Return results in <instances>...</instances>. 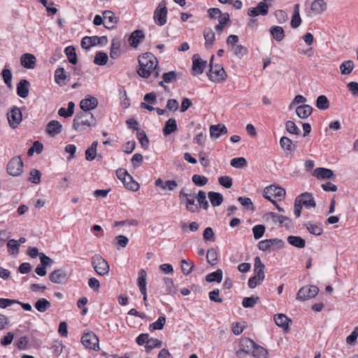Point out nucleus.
I'll return each instance as SVG.
<instances>
[{"label": "nucleus", "instance_id": "nucleus-32", "mask_svg": "<svg viewBox=\"0 0 358 358\" xmlns=\"http://www.w3.org/2000/svg\"><path fill=\"white\" fill-rule=\"evenodd\" d=\"M299 12L300 6L299 3H296L294 5L293 15L291 20V26L294 29L299 27L301 23Z\"/></svg>", "mask_w": 358, "mask_h": 358}, {"label": "nucleus", "instance_id": "nucleus-63", "mask_svg": "<svg viewBox=\"0 0 358 358\" xmlns=\"http://www.w3.org/2000/svg\"><path fill=\"white\" fill-rule=\"evenodd\" d=\"M251 353L255 357L264 358L266 355V350L264 348L258 346L255 344V347H254Z\"/></svg>", "mask_w": 358, "mask_h": 358}, {"label": "nucleus", "instance_id": "nucleus-11", "mask_svg": "<svg viewBox=\"0 0 358 358\" xmlns=\"http://www.w3.org/2000/svg\"><path fill=\"white\" fill-rule=\"evenodd\" d=\"M319 289L316 286H305L301 287L296 295V299L306 301L314 298L318 294Z\"/></svg>", "mask_w": 358, "mask_h": 358}, {"label": "nucleus", "instance_id": "nucleus-62", "mask_svg": "<svg viewBox=\"0 0 358 358\" xmlns=\"http://www.w3.org/2000/svg\"><path fill=\"white\" fill-rule=\"evenodd\" d=\"M258 297H245L243 299L242 305L244 308H252L257 303Z\"/></svg>", "mask_w": 358, "mask_h": 358}, {"label": "nucleus", "instance_id": "nucleus-57", "mask_svg": "<svg viewBox=\"0 0 358 358\" xmlns=\"http://www.w3.org/2000/svg\"><path fill=\"white\" fill-rule=\"evenodd\" d=\"M265 229V227L262 224L255 225L252 228V232L255 239L258 240L261 238L264 234Z\"/></svg>", "mask_w": 358, "mask_h": 358}, {"label": "nucleus", "instance_id": "nucleus-23", "mask_svg": "<svg viewBox=\"0 0 358 358\" xmlns=\"http://www.w3.org/2000/svg\"><path fill=\"white\" fill-rule=\"evenodd\" d=\"M314 176L320 180L331 179L335 178L332 170L326 168H317L314 171Z\"/></svg>", "mask_w": 358, "mask_h": 358}, {"label": "nucleus", "instance_id": "nucleus-54", "mask_svg": "<svg viewBox=\"0 0 358 358\" xmlns=\"http://www.w3.org/2000/svg\"><path fill=\"white\" fill-rule=\"evenodd\" d=\"M280 146L287 150L292 151L294 150L293 142L287 137L282 136L280 140Z\"/></svg>", "mask_w": 358, "mask_h": 358}, {"label": "nucleus", "instance_id": "nucleus-37", "mask_svg": "<svg viewBox=\"0 0 358 358\" xmlns=\"http://www.w3.org/2000/svg\"><path fill=\"white\" fill-rule=\"evenodd\" d=\"M66 79L64 68H57L55 71V81L60 86L64 85V80Z\"/></svg>", "mask_w": 358, "mask_h": 358}, {"label": "nucleus", "instance_id": "nucleus-33", "mask_svg": "<svg viewBox=\"0 0 358 358\" xmlns=\"http://www.w3.org/2000/svg\"><path fill=\"white\" fill-rule=\"evenodd\" d=\"M306 229L308 231L315 236H320L323 232V228L321 224L314 223L311 222H308L306 224Z\"/></svg>", "mask_w": 358, "mask_h": 358}, {"label": "nucleus", "instance_id": "nucleus-30", "mask_svg": "<svg viewBox=\"0 0 358 358\" xmlns=\"http://www.w3.org/2000/svg\"><path fill=\"white\" fill-rule=\"evenodd\" d=\"M313 108L310 106L303 104L296 108V113L301 119L308 118L312 113Z\"/></svg>", "mask_w": 358, "mask_h": 358}, {"label": "nucleus", "instance_id": "nucleus-44", "mask_svg": "<svg viewBox=\"0 0 358 358\" xmlns=\"http://www.w3.org/2000/svg\"><path fill=\"white\" fill-rule=\"evenodd\" d=\"M206 280L209 282L215 281L221 282L222 280V271L221 269H217L216 271L208 274L206 277Z\"/></svg>", "mask_w": 358, "mask_h": 358}, {"label": "nucleus", "instance_id": "nucleus-2", "mask_svg": "<svg viewBox=\"0 0 358 358\" xmlns=\"http://www.w3.org/2000/svg\"><path fill=\"white\" fill-rule=\"evenodd\" d=\"M96 119L92 113L88 111H80L78 113L73 120L72 127L76 131H81L86 127L94 126Z\"/></svg>", "mask_w": 358, "mask_h": 358}, {"label": "nucleus", "instance_id": "nucleus-41", "mask_svg": "<svg viewBox=\"0 0 358 358\" xmlns=\"http://www.w3.org/2000/svg\"><path fill=\"white\" fill-rule=\"evenodd\" d=\"M274 320L276 325L284 329L288 328L289 322L290 321L289 318L284 314H278L275 315Z\"/></svg>", "mask_w": 358, "mask_h": 358}, {"label": "nucleus", "instance_id": "nucleus-25", "mask_svg": "<svg viewBox=\"0 0 358 358\" xmlns=\"http://www.w3.org/2000/svg\"><path fill=\"white\" fill-rule=\"evenodd\" d=\"M144 38L145 35L142 30H136L129 36V43L131 47L136 48Z\"/></svg>", "mask_w": 358, "mask_h": 358}, {"label": "nucleus", "instance_id": "nucleus-40", "mask_svg": "<svg viewBox=\"0 0 358 358\" xmlns=\"http://www.w3.org/2000/svg\"><path fill=\"white\" fill-rule=\"evenodd\" d=\"M208 198L213 206H220L223 201V196L220 193L215 192H208Z\"/></svg>", "mask_w": 358, "mask_h": 358}, {"label": "nucleus", "instance_id": "nucleus-9", "mask_svg": "<svg viewBox=\"0 0 358 358\" xmlns=\"http://www.w3.org/2000/svg\"><path fill=\"white\" fill-rule=\"evenodd\" d=\"M263 218L267 222L278 223L281 227H289L290 224V220L287 217L273 212L266 213Z\"/></svg>", "mask_w": 358, "mask_h": 358}, {"label": "nucleus", "instance_id": "nucleus-43", "mask_svg": "<svg viewBox=\"0 0 358 358\" xmlns=\"http://www.w3.org/2000/svg\"><path fill=\"white\" fill-rule=\"evenodd\" d=\"M124 185L129 189L136 191L139 188V185L138 182L134 181L132 177L128 173L125 177V180L122 181Z\"/></svg>", "mask_w": 358, "mask_h": 358}, {"label": "nucleus", "instance_id": "nucleus-22", "mask_svg": "<svg viewBox=\"0 0 358 358\" xmlns=\"http://www.w3.org/2000/svg\"><path fill=\"white\" fill-rule=\"evenodd\" d=\"M103 17L106 20V24H104L106 29H112L114 24L118 22V17H116L113 12L109 10H104L102 13Z\"/></svg>", "mask_w": 358, "mask_h": 358}, {"label": "nucleus", "instance_id": "nucleus-14", "mask_svg": "<svg viewBox=\"0 0 358 358\" xmlns=\"http://www.w3.org/2000/svg\"><path fill=\"white\" fill-rule=\"evenodd\" d=\"M239 347L240 349L236 352V355L241 357L243 354L251 353L252 349L255 347V343L248 338H243L240 341Z\"/></svg>", "mask_w": 358, "mask_h": 358}, {"label": "nucleus", "instance_id": "nucleus-60", "mask_svg": "<svg viewBox=\"0 0 358 358\" xmlns=\"http://www.w3.org/2000/svg\"><path fill=\"white\" fill-rule=\"evenodd\" d=\"M194 264L186 259L181 261V269L185 275H189L193 270Z\"/></svg>", "mask_w": 358, "mask_h": 358}, {"label": "nucleus", "instance_id": "nucleus-45", "mask_svg": "<svg viewBox=\"0 0 358 358\" xmlns=\"http://www.w3.org/2000/svg\"><path fill=\"white\" fill-rule=\"evenodd\" d=\"M329 101L326 96L320 95L317 98L316 106L320 110H327L329 108Z\"/></svg>", "mask_w": 358, "mask_h": 358}, {"label": "nucleus", "instance_id": "nucleus-13", "mask_svg": "<svg viewBox=\"0 0 358 358\" xmlns=\"http://www.w3.org/2000/svg\"><path fill=\"white\" fill-rule=\"evenodd\" d=\"M167 12L168 10L165 3L163 2L160 3L154 12L153 18L155 22L160 26L165 24L166 22Z\"/></svg>", "mask_w": 358, "mask_h": 358}, {"label": "nucleus", "instance_id": "nucleus-35", "mask_svg": "<svg viewBox=\"0 0 358 358\" xmlns=\"http://www.w3.org/2000/svg\"><path fill=\"white\" fill-rule=\"evenodd\" d=\"M177 129L176 120L173 118H170L165 123V126L163 129V133L165 136H168L171 133L174 132Z\"/></svg>", "mask_w": 358, "mask_h": 358}, {"label": "nucleus", "instance_id": "nucleus-48", "mask_svg": "<svg viewBox=\"0 0 358 358\" xmlns=\"http://www.w3.org/2000/svg\"><path fill=\"white\" fill-rule=\"evenodd\" d=\"M64 52L69 62L76 64L78 60L75 49L72 46H68L65 48Z\"/></svg>", "mask_w": 358, "mask_h": 358}, {"label": "nucleus", "instance_id": "nucleus-27", "mask_svg": "<svg viewBox=\"0 0 358 358\" xmlns=\"http://www.w3.org/2000/svg\"><path fill=\"white\" fill-rule=\"evenodd\" d=\"M227 133V129L224 124H216L210 127V134L211 138H217L222 134Z\"/></svg>", "mask_w": 358, "mask_h": 358}, {"label": "nucleus", "instance_id": "nucleus-50", "mask_svg": "<svg viewBox=\"0 0 358 358\" xmlns=\"http://www.w3.org/2000/svg\"><path fill=\"white\" fill-rule=\"evenodd\" d=\"M166 322L164 316L159 317L157 321L150 324L149 329L150 331L162 329Z\"/></svg>", "mask_w": 358, "mask_h": 358}, {"label": "nucleus", "instance_id": "nucleus-42", "mask_svg": "<svg viewBox=\"0 0 358 358\" xmlns=\"http://www.w3.org/2000/svg\"><path fill=\"white\" fill-rule=\"evenodd\" d=\"M97 36H85L81 41V46L84 49H89L97 45Z\"/></svg>", "mask_w": 358, "mask_h": 358}, {"label": "nucleus", "instance_id": "nucleus-38", "mask_svg": "<svg viewBox=\"0 0 358 358\" xmlns=\"http://www.w3.org/2000/svg\"><path fill=\"white\" fill-rule=\"evenodd\" d=\"M271 36L277 41H281L285 37V32L282 27L280 26L272 27L270 29Z\"/></svg>", "mask_w": 358, "mask_h": 358}, {"label": "nucleus", "instance_id": "nucleus-55", "mask_svg": "<svg viewBox=\"0 0 358 358\" xmlns=\"http://www.w3.org/2000/svg\"><path fill=\"white\" fill-rule=\"evenodd\" d=\"M230 164L231 166L241 169L247 165V161L244 157H236L231 160Z\"/></svg>", "mask_w": 358, "mask_h": 358}, {"label": "nucleus", "instance_id": "nucleus-53", "mask_svg": "<svg viewBox=\"0 0 358 358\" xmlns=\"http://www.w3.org/2000/svg\"><path fill=\"white\" fill-rule=\"evenodd\" d=\"M285 128L286 130L292 134H296L299 135L300 134V129L296 125V124L291 120H288L285 122Z\"/></svg>", "mask_w": 358, "mask_h": 358}, {"label": "nucleus", "instance_id": "nucleus-10", "mask_svg": "<svg viewBox=\"0 0 358 358\" xmlns=\"http://www.w3.org/2000/svg\"><path fill=\"white\" fill-rule=\"evenodd\" d=\"M81 342L86 348L94 350L99 349L98 337L92 331L85 334L81 338Z\"/></svg>", "mask_w": 358, "mask_h": 358}, {"label": "nucleus", "instance_id": "nucleus-56", "mask_svg": "<svg viewBox=\"0 0 358 358\" xmlns=\"http://www.w3.org/2000/svg\"><path fill=\"white\" fill-rule=\"evenodd\" d=\"M192 182L196 185V186H204L207 184L208 180L206 176L194 174L192 178Z\"/></svg>", "mask_w": 358, "mask_h": 358}, {"label": "nucleus", "instance_id": "nucleus-46", "mask_svg": "<svg viewBox=\"0 0 358 358\" xmlns=\"http://www.w3.org/2000/svg\"><path fill=\"white\" fill-rule=\"evenodd\" d=\"M138 285L141 292H144L146 289V273L144 270H141L138 273Z\"/></svg>", "mask_w": 358, "mask_h": 358}, {"label": "nucleus", "instance_id": "nucleus-15", "mask_svg": "<svg viewBox=\"0 0 358 358\" xmlns=\"http://www.w3.org/2000/svg\"><path fill=\"white\" fill-rule=\"evenodd\" d=\"M8 120L12 128H16L22 122V113L19 108L14 107L7 114Z\"/></svg>", "mask_w": 358, "mask_h": 358}, {"label": "nucleus", "instance_id": "nucleus-49", "mask_svg": "<svg viewBox=\"0 0 358 358\" xmlns=\"http://www.w3.org/2000/svg\"><path fill=\"white\" fill-rule=\"evenodd\" d=\"M196 199L200 207H203L205 210L208 208V202L206 199V194L205 192L199 190L196 196Z\"/></svg>", "mask_w": 358, "mask_h": 358}, {"label": "nucleus", "instance_id": "nucleus-6", "mask_svg": "<svg viewBox=\"0 0 358 358\" xmlns=\"http://www.w3.org/2000/svg\"><path fill=\"white\" fill-rule=\"evenodd\" d=\"M92 265L96 273L100 275H105L109 272V265L108 262L99 255H96L92 257Z\"/></svg>", "mask_w": 358, "mask_h": 358}, {"label": "nucleus", "instance_id": "nucleus-24", "mask_svg": "<svg viewBox=\"0 0 358 358\" xmlns=\"http://www.w3.org/2000/svg\"><path fill=\"white\" fill-rule=\"evenodd\" d=\"M20 62L24 68L32 69L35 67L36 59L33 55L25 53L22 55Z\"/></svg>", "mask_w": 358, "mask_h": 358}, {"label": "nucleus", "instance_id": "nucleus-1", "mask_svg": "<svg viewBox=\"0 0 358 358\" xmlns=\"http://www.w3.org/2000/svg\"><path fill=\"white\" fill-rule=\"evenodd\" d=\"M138 63L140 68L137 72L141 77L147 78L152 73H155L156 77L159 75V71L157 70V59L152 53L147 52L140 56L138 57Z\"/></svg>", "mask_w": 358, "mask_h": 358}, {"label": "nucleus", "instance_id": "nucleus-8", "mask_svg": "<svg viewBox=\"0 0 358 358\" xmlns=\"http://www.w3.org/2000/svg\"><path fill=\"white\" fill-rule=\"evenodd\" d=\"M196 194L195 191L188 193L185 188H182L179 193V198L180 199H185L186 208L192 213H194L199 209V206L194 203Z\"/></svg>", "mask_w": 358, "mask_h": 358}, {"label": "nucleus", "instance_id": "nucleus-64", "mask_svg": "<svg viewBox=\"0 0 358 358\" xmlns=\"http://www.w3.org/2000/svg\"><path fill=\"white\" fill-rule=\"evenodd\" d=\"M162 345V342L157 338L149 339L148 344L146 345L145 348L148 352L150 351L153 348H160Z\"/></svg>", "mask_w": 358, "mask_h": 358}, {"label": "nucleus", "instance_id": "nucleus-51", "mask_svg": "<svg viewBox=\"0 0 358 358\" xmlns=\"http://www.w3.org/2000/svg\"><path fill=\"white\" fill-rule=\"evenodd\" d=\"M128 243V238L123 235H119L116 236L114 241V245L115 247H117V249L120 248H125Z\"/></svg>", "mask_w": 358, "mask_h": 358}, {"label": "nucleus", "instance_id": "nucleus-29", "mask_svg": "<svg viewBox=\"0 0 358 358\" xmlns=\"http://www.w3.org/2000/svg\"><path fill=\"white\" fill-rule=\"evenodd\" d=\"M121 41L119 38H113L112 40L110 56L113 59H117L121 55Z\"/></svg>", "mask_w": 358, "mask_h": 358}, {"label": "nucleus", "instance_id": "nucleus-16", "mask_svg": "<svg viewBox=\"0 0 358 358\" xmlns=\"http://www.w3.org/2000/svg\"><path fill=\"white\" fill-rule=\"evenodd\" d=\"M207 62L203 61L199 55L195 54L192 57V73L194 76L200 75L203 72Z\"/></svg>", "mask_w": 358, "mask_h": 358}, {"label": "nucleus", "instance_id": "nucleus-34", "mask_svg": "<svg viewBox=\"0 0 358 358\" xmlns=\"http://www.w3.org/2000/svg\"><path fill=\"white\" fill-rule=\"evenodd\" d=\"M287 242L298 248H303L306 246V241L300 236H289L287 237Z\"/></svg>", "mask_w": 358, "mask_h": 358}, {"label": "nucleus", "instance_id": "nucleus-31", "mask_svg": "<svg viewBox=\"0 0 358 358\" xmlns=\"http://www.w3.org/2000/svg\"><path fill=\"white\" fill-rule=\"evenodd\" d=\"M311 10L315 14H321L327 10V3L324 0H314L311 4Z\"/></svg>", "mask_w": 358, "mask_h": 358}, {"label": "nucleus", "instance_id": "nucleus-52", "mask_svg": "<svg viewBox=\"0 0 358 358\" xmlns=\"http://www.w3.org/2000/svg\"><path fill=\"white\" fill-rule=\"evenodd\" d=\"M206 259L208 262L211 265H215L217 261V253L214 248L208 250L206 254Z\"/></svg>", "mask_w": 358, "mask_h": 358}, {"label": "nucleus", "instance_id": "nucleus-17", "mask_svg": "<svg viewBox=\"0 0 358 358\" xmlns=\"http://www.w3.org/2000/svg\"><path fill=\"white\" fill-rule=\"evenodd\" d=\"M296 200H299L300 203L307 209L315 208L316 206L313 194L308 192H304L299 195Z\"/></svg>", "mask_w": 358, "mask_h": 358}, {"label": "nucleus", "instance_id": "nucleus-61", "mask_svg": "<svg viewBox=\"0 0 358 358\" xmlns=\"http://www.w3.org/2000/svg\"><path fill=\"white\" fill-rule=\"evenodd\" d=\"M137 138L143 147H147L149 143L148 138L146 136L145 132L143 130H138Z\"/></svg>", "mask_w": 358, "mask_h": 358}, {"label": "nucleus", "instance_id": "nucleus-21", "mask_svg": "<svg viewBox=\"0 0 358 358\" xmlns=\"http://www.w3.org/2000/svg\"><path fill=\"white\" fill-rule=\"evenodd\" d=\"M98 105V101L95 97L90 96L81 100L80 107L83 111H88L95 108Z\"/></svg>", "mask_w": 358, "mask_h": 358}, {"label": "nucleus", "instance_id": "nucleus-58", "mask_svg": "<svg viewBox=\"0 0 358 358\" xmlns=\"http://www.w3.org/2000/svg\"><path fill=\"white\" fill-rule=\"evenodd\" d=\"M19 247H20V245H19L17 241H16L15 239H10L7 243V248H8L9 252L12 255H16L18 253Z\"/></svg>", "mask_w": 358, "mask_h": 358}, {"label": "nucleus", "instance_id": "nucleus-47", "mask_svg": "<svg viewBox=\"0 0 358 358\" xmlns=\"http://www.w3.org/2000/svg\"><path fill=\"white\" fill-rule=\"evenodd\" d=\"M108 55L103 52H99L96 54L94 59V62L95 64L99 66L105 65L108 62Z\"/></svg>", "mask_w": 358, "mask_h": 358}, {"label": "nucleus", "instance_id": "nucleus-39", "mask_svg": "<svg viewBox=\"0 0 358 358\" xmlns=\"http://www.w3.org/2000/svg\"><path fill=\"white\" fill-rule=\"evenodd\" d=\"M339 69L341 74L350 75L354 69V63L352 60L345 61L341 64Z\"/></svg>", "mask_w": 358, "mask_h": 358}, {"label": "nucleus", "instance_id": "nucleus-28", "mask_svg": "<svg viewBox=\"0 0 358 358\" xmlns=\"http://www.w3.org/2000/svg\"><path fill=\"white\" fill-rule=\"evenodd\" d=\"M29 83L27 80H21L17 85V94L22 98H25L29 94Z\"/></svg>", "mask_w": 358, "mask_h": 358}, {"label": "nucleus", "instance_id": "nucleus-36", "mask_svg": "<svg viewBox=\"0 0 358 358\" xmlns=\"http://www.w3.org/2000/svg\"><path fill=\"white\" fill-rule=\"evenodd\" d=\"M34 306L38 312L44 313L50 308L51 303L47 299L41 298L36 301Z\"/></svg>", "mask_w": 358, "mask_h": 358}, {"label": "nucleus", "instance_id": "nucleus-5", "mask_svg": "<svg viewBox=\"0 0 358 358\" xmlns=\"http://www.w3.org/2000/svg\"><path fill=\"white\" fill-rule=\"evenodd\" d=\"M213 59L214 56L213 55L210 61V69L208 76L211 81L220 83L225 80L226 73L223 67L218 65L213 66Z\"/></svg>", "mask_w": 358, "mask_h": 358}, {"label": "nucleus", "instance_id": "nucleus-19", "mask_svg": "<svg viewBox=\"0 0 358 358\" xmlns=\"http://www.w3.org/2000/svg\"><path fill=\"white\" fill-rule=\"evenodd\" d=\"M49 279L51 282L57 284H62L67 280V275L64 271L58 269L52 271L50 275Z\"/></svg>", "mask_w": 358, "mask_h": 358}, {"label": "nucleus", "instance_id": "nucleus-3", "mask_svg": "<svg viewBox=\"0 0 358 358\" xmlns=\"http://www.w3.org/2000/svg\"><path fill=\"white\" fill-rule=\"evenodd\" d=\"M255 275L251 277L248 280V286L250 288H255L258 285L261 284L263 282L265 275H264V265L262 262L260 258L257 257L255 258Z\"/></svg>", "mask_w": 358, "mask_h": 358}, {"label": "nucleus", "instance_id": "nucleus-59", "mask_svg": "<svg viewBox=\"0 0 358 358\" xmlns=\"http://www.w3.org/2000/svg\"><path fill=\"white\" fill-rule=\"evenodd\" d=\"M29 180L34 184H38L41 182V172L37 169H32L29 173Z\"/></svg>", "mask_w": 358, "mask_h": 358}, {"label": "nucleus", "instance_id": "nucleus-20", "mask_svg": "<svg viewBox=\"0 0 358 358\" xmlns=\"http://www.w3.org/2000/svg\"><path fill=\"white\" fill-rule=\"evenodd\" d=\"M203 38L205 39V48L210 49L214 45L215 41V35L210 27H206L203 31Z\"/></svg>", "mask_w": 358, "mask_h": 358}, {"label": "nucleus", "instance_id": "nucleus-26", "mask_svg": "<svg viewBox=\"0 0 358 358\" xmlns=\"http://www.w3.org/2000/svg\"><path fill=\"white\" fill-rule=\"evenodd\" d=\"M62 124L57 120L50 121L46 127V132L51 136H55L62 131Z\"/></svg>", "mask_w": 358, "mask_h": 358}, {"label": "nucleus", "instance_id": "nucleus-4", "mask_svg": "<svg viewBox=\"0 0 358 358\" xmlns=\"http://www.w3.org/2000/svg\"><path fill=\"white\" fill-rule=\"evenodd\" d=\"M263 195L265 199L275 204V200L282 201L285 199L286 192L281 187L270 185L264 188Z\"/></svg>", "mask_w": 358, "mask_h": 358}, {"label": "nucleus", "instance_id": "nucleus-7", "mask_svg": "<svg viewBox=\"0 0 358 358\" xmlns=\"http://www.w3.org/2000/svg\"><path fill=\"white\" fill-rule=\"evenodd\" d=\"M285 243L279 238H270L261 241L258 243L257 247L262 251L281 249L284 247Z\"/></svg>", "mask_w": 358, "mask_h": 358}, {"label": "nucleus", "instance_id": "nucleus-12", "mask_svg": "<svg viewBox=\"0 0 358 358\" xmlns=\"http://www.w3.org/2000/svg\"><path fill=\"white\" fill-rule=\"evenodd\" d=\"M23 163L20 157H15L10 159L7 166L8 174L17 176L22 172Z\"/></svg>", "mask_w": 358, "mask_h": 358}, {"label": "nucleus", "instance_id": "nucleus-18", "mask_svg": "<svg viewBox=\"0 0 358 358\" xmlns=\"http://www.w3.org/2000/svg\"><path fill=\"white\" fill-rule=\"evenodd\" d=\"M268 12V6L264 2L261 1L258 3L257 7L250 8L248 9V15L250 17H256L257 15H266Z\"/></svg>", "mask_w": 358, "mask_h": 358}]
</instances>
